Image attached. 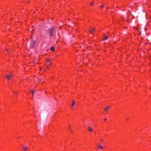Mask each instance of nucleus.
Returning <instances> with one entry per match:
<instances>
[{"mask_svg": "<svg viewBox=\"0 0 151 151\" xmlns=\"http://www.w3.org/2000/svg\"><path fill=\"white\" fill-rule=\"evenodd\" d=\"M106 119H104V120H106Z\"/></svg>", "mask_w": 151, "mask_h": 151, "instance_id": "nucleus-23", "label": "nucleus"}, {"mask_svg": "<svg viewBox=\"0 0 151 151\" xmlns=\"http://www.w3.org/2000/svg\"><path fill=\"white\" fill-rule=\"evenodd\" d=\"M75 104V102L74 101H72V104L71 105L72 106H73L74 104Z\"/></svg>", "mask_w": 151, "mask_h": 151, "instance_id": "nucleus-10", "label": "nucleus"}, {"mask_svg": "<svg viewBox=\"0 0 151 151\" xmlns=\"http://www.w3.org/2000/svg\"><path fill=\"white\" fill-rule=\"evenodd\" d=\"M35 41L32 40L30 45V47L31 48H34L35 46Z\"/></svg>", "mask_w": 151, "mask_h": 151, "instance_id": "nucleus-4", "label": "nucleus"}, {"mask_svg": "<svg viewBox=\"0 0 151 151\" xmlns=\"http://www.w3.org/2000/svg\"><path fill=\"white\" fill-rule=\"evenodd\" d=\"M50 60H47V62H49V61Z\"/></svg>", "mask_w": 151, "mask_h": 151, "instance_id": "nucleus-20", "label": "nucleus"}, {"mask_svg": "<svg viewBox=\"0 0 151 151\" xmlns=\"http://www.w3.org/2000/svg\"><path fill=\"white\" fill-rule=\"evenodd\" d=\"M93 29L92 28L91 29L89 30V32L91 33H92V32H93Z\"/></svg>", "mask_w": 151, "mask_h": 151, "instance_id": "nucleus-6", "label": "nucleus"}, {"mask_svg": "<svg viewBox=\"0 0 151 151\" xmlns=\"http://www.w3.org/2000/svg\"><path fill=\"white\" fill-rule=\"evenodd\" d=\"M54 28L53 27H52L48 29V31L49 34V35L50 37L53 36V32H54Z\"/></svg>", "mask_w": 151, "mask_h": 151, "instance_id": "nucleus-1", "label": "nucleus"}, {"mask_svg": "<svg viewBox=\"0 0 151 151\" xmlns=\"http://www.w3.org/2000/svg\"><path fill=\"white\" fill-rule=\"evenodd\" d=\"M93 1H92V2H91V3H90V5L92 6H93Z\"/></svg>", "mask_w": 151, "mask_h": 151, "instance_id": "nucleus-15", "label": "nucleus"}, {"mask_svg": "<svg viewBox=\"0 0 151 151\" xmlns=\"http://www.w3.org/2000/svg\"><path fill=\"white\" fill-rule=\"evenodd\" d=\"M5 50H6V51H8V49H5Z\"/></svg>", "mask_w": 151, "mask_h": 151, "instance_id": "nucleus-18", "label": "nucleus"}, {"mask_svg": "<svg viewBox=\"0 0 151 151\" xmlns=\"http://www.w3.org/2000/svg\"><path fill=\"white\" fill-rule=\"evenodd\" d=\"M47 68H49V67H48V66H47Z\"/></svg>", "mask_w": 151, "mask_h": 151, "instance_id": "nucleus-26", "label": "nucleus"}, {"mask_svg": "<svg viewBox=\"0 0 151 151\" xmlns=\"http://www.w3.org/2000/svg\"><path fill=\"white\" fill-rule=\"evenodd\" d=\"M104 4H102L100 6V7L101 9H103L104 8Z\"/></svg>", "mask_w": 151, "mask_h": 151, "instance_id": "nucleus-9", "label": "nucleus"}, {"mask_svg": "<svg viewBox=\"0 0 151 151\" xmlns=\"http://www.w3.org/2000/svg\"><path fill=\"white\" fill-rule=\"evenodd\" d=\"M129 118H127L126 120H127V121H128V120H129Z\"/></svg>", "mask_w": 151, "mask_h": 151, "instance_id": "nucleus-16", "label": "nucleus"}, {"mask_svg": "<svg viewBox=\"0 0 151 151\" xmlns=\"http://www.w3.org/2000/svg\"><path fill=\"white\" fill-rule=\"evenodd\" d=\"M31 40H32V37H31Z\"/></svg>", "mask_w": 151, "mask_h": 151, "instance_id": "nucleus-22", "label": "nucleus"}, {"mask_svg": "<svg viewBox=\"0 0 151 151\" xmlns=\"http://www.w3.org/2000/svg\"><path fill=\"white\" fill-rule=\"evenodd\" d=\"M9 54H10V52H9Z\"/></svg>", "mask_w": 151, "mask_h": 151, "instance_id": "nucleus-25", "label": "nucleus"}, {"mask_svg": "<svg viewBox=\"0 0 151 151\" xmlns=\"http://www.w3.org/2000/svg\"><path fill=\"white\" fill-rule=\"evenodd\" d=\"M108 39V37L107 36H105L104 37V38L103 39V40H107Z\"/></svg>", "mask_w": 151, "mask_h": 151, "instance_id": "nucleus-13", "label": "nucleus"}, {"mask_svg": "<svg viewBox=\"0 0 151 151\" xmlns=\"http://www.w3.org/2000/svg\"><path fill=\"white\" fill-rule=\"evenodd\" d=\"M14 93L15 94H17V92L16 91L14 92Z\"/></svg>", "mask_w": 151, "mask_h": 151, "instance_id": "nucleus-17", "label": "nucleus"}, {"mask_svg": "<svg viewBox=\"0 0 151 151\" xmlns=\"http://www.w3.org/2000/svg\"><path fill=\"white\" fill-rule=\"evenodd\" d=\"M121 19L123 20V17H121Z\"/></svg>", "mask_w": 151, "mask_h": 151, "instance_id": "nucleus-21", "label": "nucleus"}, {"mask_svg": "<svg viewBox=\"0 0 151 151\" xmlns=\"http://www.w3.org/2000/svg\"><path fill=\"white\" fill-rule=\"evenodd\" d=\"M111 108V106L109 105L107 106L106 107H105L104 109V113H106L108 112L109 111V110Z\"/></svg>", "mask_w": 151, "mask_h": 151, "instance_id": "nucleus-2", "label": "nucleus"}, {"mask_svg": "<svg viewBox=\"0 0 151 151\" xmlns=\"http://www.w3.org/2000/svg\"><path fill=\"white\" fill-rule=\"evenodd\" d=\"M13 75H12V74H6L5 76V77L8 80H9L10 78H11V77L13 76Z\"/></svg>", "mask_w": 151, "mask_h": 151, "instance_id": "nucleus-5", "label": "nucleus"}, {"mask_svg": "<svg viewBox=\"0 0 151 151\" xmlns=\"http://www.w3.org/2000/svg\"><path fill=\"white\" fill-rule=\"evenodd\" d=\"M29 1H27V3H29Z\"/></svg>", "mask_w": 151, "mask_h": 151, "instance_id": "nucleus-19", "label": "nucleus"}, {"mask_svg": "<svg viewBox=\"0 0 151 151\" xmlns=\"http://www.w3.org/2000/svg\"><path fill=\"white\" fill-rule=\"evenodd\" d=\"M50 49L51 51H53L55 50V48L53 47H50Z\"/></svg>", "mask_w": 151, "mask_h": 151, "instance_id": "nucleus-7", "label": "nucleus"}, {"mask_svg": "<svg viewBox=\"0 0 151 151\" xmlns=\"http://www.w3.org/2000/svg\"><path fill=\"white\" fill-rule=\"evenodd\" d=\"M70 125H69V128H70Z\"/></svg>", "mask_w": 151, "mask_h": 151, "instance_id": "nucleus-24", "label": "nucleus"}, {"mask_svg": "<svg viewBox=\"0 0 151 151\" xmlns=\"http://www.w3.org/2000/svg\"><path fill=\"white\" fill-rule=\"evenodd\" d=\"M88 130L90 132H92L93 131V129L91 128V127H88Z\"/></svg>", "mask_w": 151, "mask_h": 151, "instance_id": "nucleus-8", "label": "nucleus"}, {"mask_svg": "<svg viewBox=\"0 0 151 151\" xmlns=\"http://www.w3.org/2000/svg\"><path fill=\"white\" fill-rule=\"evenodd\" d=\"M104 140L103 139L101 138L100 139V141L101 142H104Z\"/></svg>", "mask_w": 151, "mask_h": 151, "instance_id": "nucleus-12", "label": "nucleus"}, {"mask_svg": "<svg viewBox=\"0 0 151 151\" xmlns=\"http://www.w3.org/2000/svg\"><path fill=\"white\" fill-rule=\"evenodd\" d=\"M31 92L32 93V96H33V95H34V93H35V91H33L32 90H31Z\"/></svg>", "mask_w": 151, "mask_h": 151, "instance_id": "nucleus-14", "label": "nucleus"}, {"mask_svg": "<svg viewBox=\"0 0 151 151\" xmlns=\"http://www.w3.org/2000/svg\"><path fill=\"white\" fill-rule=\"evenodd\" d=\"M96 149L98 150H101L104 148V147L100 143H99L96 145Z\"/></svg>", "mask_w": 151, "mask_h": 151, "instance_id": "nucleus-3", "label": "nucleus"}, {"mask_svg": "<svg viewBox=\"0 0 151 151\" xmlns=\"http://www.w3.org/2000/svg\"><path fill=\"white\" fill-rule=\"evenodd\" d=\"M23 148L25 151H26L27 150V148L24 146H23Z\"/></svg>", "mask_w": 151, "mask_h": 151, "instance_id": "nucleus-11", "label": "nucleus"}]
</instances>
